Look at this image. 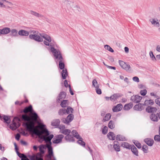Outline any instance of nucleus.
Wrapping results in <instances>:
<instances>
[{"label":"nucleus","mask_w":160,"mask_h":160,"mask_svg":"<svg viewBox=\"0 0 160 160\" xmlns=\"http://www.w3.org/2000/svg\"><path fill=\"white\" fill-rule=\"evenodd\" d=\"M60 121L59 119H57L53 120L51 122V125L52 126L57 127L59 125Z\"/></svg>","instance_id":"7c9ffc66"},{"label":"nucleus","mask_w":160,"mask_h":160,"mask_svg":"<svg viewBox=\"0 0 160 160\" xmlns=\"http://www.w3.org/2000/svg\"><path fill=\"white\" fill-rule=\"evenodd\" d=\"M148 147L146 145H143L142 147V150L145 153L148 152Z\"/></svg>","instance_id":"de8ad7c7"},{"label":"nucleus","mask_w":160,"mask_h":160,"mask_svg":"<svg viewBox=\"0 0 160 160\" xmlns=\"http://www.w3.org/2000/svg\"><path fill=\"white\" fill-rule=\"evenodd\" d=\"M99 86H96V87L95 88V90L96 92V93L99 95H100L102 94V91L101 89L99 88Z\"/></svg>","instance_id":"603ef678"},{"label":"nucleus","mask_w":160,"mask_h":160,"mask_svg":"<svg viewBox=\"0 0 160 160\" xmlns=\"http://www.w3.org/2000/svg\"><path fill=\"white\" fill-rule=\"evenodd\" d=\"M107 136L109 138V139L112 140H114L116 138L115 135L113 132H109Z\"/></svg>","instance_id":"a878e982"},{"label":"nucleus","mask_w":160,"mask_h":160,"mask_svg":"<svg viewBox=\"0 0 160 160\" xmlns=\"http://www.w3.org/2000/svg\"><path fill=\"white\" fill-rule=\"evenodd\" d=\"M22 125L26 128L27 131L31 132L38 136L39 138L43 141L46 142L51 140L54 137L53 135L50 134L47 129H45L42 131H39V130L35 129L34 122H32L23 123Z\"/></svg>","instance_id":"f257e3e1"},{"label":"nucleus","mask_w":160,"mask_h":160,"mask_svg":"<svg viewBox=\"0 0 160 160\" xmlns=\"http://www.w3.org/2000/svg\"><path fill=\"white\" fill-rule=\"evenodd\" d=\"M73 109L70 106H68L67 109L63 108L60 109L58 111V114L60 116H63L64 114H68L70 113H72Z\"/></svg>","instance_id":"39448f33"},{"label":"nucleus","mask_w":160,"mask_h":160,"mask_svg":"<svg viewBox=\"0 0 160 160\" xmlns=\"http://www.w3.org/2000/svg\"><path fill=\"white\" fill-rule=\"evenodd\" d=\"M111 117V114L110 113H107L104 117L102 121L104 122L109 120Z\"/></svg>","instance_id":"4c0bfd02"},{"label":"nucleus","mask_w":160,"mask_h":160,"mask_svg":"<svg viewBox=\"0 0 160 160\" xmlns=\"http://www.w3.org/2000/svg\"><path fill=\"white\" fill-rule=\"evenodd\" d=\"M62 77L63 79H66L68 75V72L66 69H63L61 73Z\"/></svg>","instance_id":"72a5a7b5"},{"label":"nucleus","mask_w":160,"mask_h":160,"mask_svg":"<svg viewBox=\"0 0 160 160\" xmlns=\"http://www.w3.org/2000/svg\"><path fill=\"white\" fill-rule=\"evenodd\" d=\"M75 136L77 139H79L77 141V143L83 147H85V142L82 141V138L80 136V135H76Z\"/></svg>","instance_id":"dca6fc26"},{"label":"nucleus","mask_w":160,"mask_h":160,"mask_svg":"<svg viewBox=\"0 0 160 160\" xmlns=\"http://www.w3.org/2000/svg\"><path fill=\"white\" fill-rule=\"evenodd\" d=\"M147 93V91L146 89L141 90L140 91V94L142 96H145Z\"/></svg>","instance_id":"4d7b16f0"},{"label":"nucleus","mask_w":160,"mask_h":160,"mask_svg":"<svg viewBox=\"0 0 160 160\" xmlns=\"http://www.w3.org/2000/svg\"><path fill=\"white\" fill-rule=\"evenodd\" d=\"M132 145L129 144L128 143L125 142H121L120 144L121 147L128 149H130V148Z\"/></svg>","instance_id":"bb28decb"},{"label":"nucleus","mask_w":160,"mask_h":160,"mask_svg":"<svg viewBox=\"0 0 160 160\" xmlns=\"http://www.w3.org/2000/svg\"><path fill=\"white\" fill-rule=\"evenodd\" d=\"M62 77L63 79H66L68 75V72L66 69H63L61 73Z\"/></svg>","instance_id":"473e14b6"},{"label":"nucleus","mask_w":160,"mask_h":160,"mask_svg":"<svg viewBox=\"0 0 160 160\" xmlns=\"http://www.w3.org/2000/svg\"><path fill=\"white\" fill-rule=\"evenodd\" d=\"M92 83V86H93L95 88L96 87V86H99L97 81L95 79H94V80H93Z\"/></svg>","instance_id":"5fc2aeb1"},{"label":"nucleus","mask_w":160,"mask_h":160,"mask_svg":"<svg viewBox=\"0 0 160 160\" xmlns=\"http://www.w3.org/2000/svg\"><path fill=\"white\" fill-rule=\"evenodd\" d=\"M116 139L117 140L119 141H126L127 140L124 136L120 134H118L116 136Z\"/></svg>","instance_id":"c756f323"},{"label":"nucleus","mask_w":160,"mask_h":160,"mask_svg":"<svg viewBox=\"0 0 160 160\" xmlns=\"http://www.w3.org/2000/svg\"><path fill=\"white\" fill-rule=\"evenodd\" d=\"M149 55L152 60L154 62H156L157 61L156 57H155V56L153 54V52L152 51H150V52Z\"/></svg>","instance_id":"c03bdc74"},{"label":"nucleus","mask_w":160,"mask_h":160,"mask_svg":"<svg viewBox=\"0 0 160 160\" xmlns=\"http://www.w3.org/2000/svg\"><path fill=\"white\" fill-rule=\"evenodd\" d=\"M68 100H62L60 104L61 106L63 108L66 107L68 105Z\"/></svg>","instance_id":"ea45409f"},{"label":"nucleus","mask_w":160,"mask_h":160,"mask_svg":"<svg viewBox=\"0 0 160 160\" xmlns=\"http://www.w3.org/2000/svg\"><path fill=\"white\" fill-rule=\"evenodd\" d=\"M64 139L67 142H74L75 141V139L74 138V137L73 136L71 135H67L64 137Z\"/></svg>","instance_id":"412c9836"},{"label":"nucleus","mask_w":160,"mask_h":160,"mask_svg":"<svg viewBox=\"0 0 160 160\" xmlns=\"http://www.w3.org/2000/svg\"><path fill=\"white\" fill-rule=\"evenodd\" d=\"M30 13L32 15L37 17L39 18L42 17V15L39 14V13L32 10L30 11Z\"/></svg>","instance_id":"79ce46f5"},{"label":"nucleus","mask_w":160,"mask_h":160,"mask_svg":"<svg viewBox=\"0 0 160 160\" xmlns=\"http://www.w3.org/2000/svg\"><path fill=\"white\" fill-rule=\"evenodd\" d=\"M155 102L158 105L160 106V98L156 99Z\"/></svg>","instance_id":"e2e57ef3"},{"label":"nucleus","mask_w":160,"mask_h":160,"mask_svg":"<svg viewBox=\"0 0 160 160\" xmlns=\"http://www.w3.org/2000/svg\"><path fill=\"white\" fill-rule=\"evenodd\" d=\"M150 21L152 24L156 25L157 27L159 26V23L158 22L156 21L155 19H152L150 20Z\"/></svg>","instance_id":"a18cd8bd"},{"label":"nucleus","mask_w":160,"mask_h":160,"mask_svg":"<svg viewBox=\"0 0 160 160\" xmlns=\"http://www.w3.org/2000/svg\"><path fill=\"white\" fill-rule=\"evenodd\" d=\"M132 142L134 145L138 148H141L142 147L141 144L138 141L136 140H133Z\"/></svg>","instance_id":"a19ab883"},{"label":"nucleus","mask_w":160,"mask_h":160,"mask_svg":"<svg viewBox=\"0 0 160 160\" xmlns=\"http://www.w3.org/2000/svg\"><path fill=\"white\" fill-rule=\"evenodd\" d=\"M4 1L6 2H8V1L5 0H0V7L5 8V6L2 3V2Z\"/></svg>","instance_id":"680f3d73"},{"label":"nucleus","mask_w":160,"mask_h":160,"mask_svg":"<svg viewBox=\"0 0 160 160\" xmlns=\"http://www.w3.org/2000/svg\"><path fill=\"white\" fill-rule=\"evenodd\" d=\"M71 113H69L66 118H62L61 119L62 121L64 123L68 124L74 119V115Z\"/></svg>","instance_id":"423d86ee"},{"label":"nucleus","mask_w":160,"mask_h":160,"mask_svg":"<svg viewBox=\"0 0 160 160\" xmlns=\"http://www.w3.org/2000/svg\"><path fill=\"white\" fill-rule=\"evenodd\" d=\"M29 38L38 42H41L43 40V38L37 34H30L29 35Z\"/></svg>","instance_id":"1a4fd4ad"},{"label":"nucleus","mask_w":160,"mask_h":160,"mask_svg":"<svg viewBox=\"0 0 160 160\" xmlns=\"http://www.w3.org/2000/svg\"><path fill=\"white\" fill-rule=\"evenodd\" d=\"M20 121V119L17 117H15L13 119L12 124L9 126V128L12 130H15L20 126L19 122Z\"/></svg>","instance_id":"20e7f679"},{"label":"nucleus","mask_w":160,"mask_h":160,"mask_svg":"<svg viewBox=\"0 0 160 160\" xmlns=\"http://www.w3.org/2000/svg\"><path fill=\"white\" fill-rule=\"evenodd\" d=\"M154 140L158 142H160V135H155L154 137Z\"/></svg>","instance_id":"864d4df0"},{"label":"nucleus","mask_w":160,"mask_h":160,"mask_svg":"<svg viewBox=\"0 0 160 160\" xmlns=\"http://www.w3.org/2000/svg\"><path fill=\"white\" fill-rule=\"evenodd\" d=\"M10 35L12 37H17L18 36V31L16 29H12L11 30Z\"/></svg>","instance_id":"2f4dec72"},{"label":"nucleus","mask_w":160,"mask_h":160,"mask_svg":"<svg viewBox=\"0 0 160 160\" xmlns=\"http://www.w3.org/2000/svg\"><path fill=\"white\" fill-rule=\"evenodd\" d=\"M123 96V95L120 93H116L113 94L111 96L112 101H115L117 100V99L118 98L121 97Z\"/></svg>","instance_id":"aec40b11"},{"label":"nucleus","mask_w":160,"mask_h":160,"mask_svg":"<svg viewBox=\"0 0 160 160\" xmlns=\"http://www.w3.org/2000/svg\"><path fill=\"white\" fill-rule=\"evenodd\" d=\"M151 120L154 122H158V118L160 119V112L157 113L156 114L152 113L150 116Z\"/></svg>","instance_id":"9d476101"},{"label":"nucleus","mask_w":160,"mask_h":160,"mask_svg":"<svg viewBox=\"0 0 160 160\" xmlns=\"http://www.w3.org/2000/svg\"><path fill=\"white\" fill-rule=\"evenodd\" d=\"M146 110L147 112L149 113L152 112V107L148 106L146 108Z\"/></svg>","instance_id":"09e8293b"},{"label":"nucleus","mask_w":160,"mask_h":160,"mask_svg":"<svg viewBox=\"0 0 160 160\" xmlns=\"http://www.w3.org/2000/svg\"><path fill=\"white\" fill-rule=\"evenodd\" d=\"M66 93L65 92H61L59 93V96L57 98V102H59L60 101L65 98Z\"/></svg>","instance_id":"a211bd4d"},{"label":"nucleus","mask_w":160,"mask_h":160,"mask_svg":"<svg viewBox=\"0 0 160 160\" xmlns=\"http://www.w3.org/2000/svg\"><path fill=\"white\" fill-rule=\"evenodd\" d=\"M104 48L105 49L108 50L111 52H114L113 50L108 45H106L104 46Z\"/></svg>","instance_id":"49530a36"},{"label":"nucleus","mask_w":160,"mask_h":160,"mask_svg":"<svg viewBox=\"0 0 160 160\" xmlns=\"http://www.w3.org/2000/svg\"><path fill=\"white\" fill-rule=\"evenodd\" d=\"M71 133L73 135V137H75V136L79 135L76 130H73L72 131Z\"/></svg>","instance_id":"bf43d9fd"},{"label":"nucleus","mask_w":160,"mask_h":160,"mask_svg":"<svg viewBox=\"0 0 160 160\" xmlns=\"http://www.w3.org/2000/svg\"><path fill=\"white\" fill-rule=\"evenodd\" d=\"M51 51L53 53L55 58L59 60V66L60 69L62 70L64 69L65 64L62 62L63 58L61 52L59 50H57L53 47H51Z\"/></svg>","instance_id":"f03ea898"},{"label":"nucleus","mask_w":160,"mask_h":160,"mask_svg":"<svg viewBox=\"0 0 160 160\" xmlns=\"http://www.w3.org/2000/svg\"><path fill=\"white\" fill-rule=\"evenodd\" d=\"M18 150H17L16 151V153L18 155V156L20 158H23V157L25 155V154L23 153H21L20 152H19L18 151Z\"/></svg>","instance_id":"13d9d810"},{"label":"nucleus","mask_w":160,"mask_h":160,"mask_svg":"<svg viewBox=\"0 0 160 160\" xmlns=\"http://www.w3.org/2000/svg\"><path fill=\"white\" fill-rule=\"evenodd\" d=\"M38 118L39 117L38 114L35 112H33L32 115L30 118L26 114H23L22 115V119L24 121H28V122H27V123H29L30 122H31V121H30L31 120L36 121ZM31 122H33L32 121H31Z\"/></svg>","instance_id":"7ed1b4c3"},{"label":"nucleus","mask_w":160,"mask_h":160,"mask_svg":"<svg viewBox=\"0 0 160 160\" xmlns=\"http://www.w3.org/2000/svg\"><path fill=\"white\" fill-rule=\"evenodd\" d=\"M132 80L134 81L138 82H139V80L138 78L137 77L135 76L132 78Z\"/></svg>","instance_id":"0e129e2a"},{"label":"nucleus","mask_w":160,"mask_h":160,"mask_svg":"<svg viewBox=\"0 0 160 160\" xmlns=\"http://www.w3.org/2000/svg\"><path fill=\"white\" fill-rule=\"evenodd\" d=\"M48 149V154L46 155V157L49 160L52 159V157H54L52 147H47Z\"/></svg>","instance_id":"f8f14e48"},{"label":"nucleus","mask_w":160,"mask_h":160,"mask_svg":"<svg viewBox=\"0 0 160 160\" xmlns=\"http://www.w3.org/2000/svg\"><path fill=\"white\" fill-rule=\"evenodd\" d=\"M119 63L120 65L122 68L125 70L127 72H130L131 67L129 64L126 63L125 62L121 60H119Z\"/></svg>","instance_id":"6e6552de"},{"label":"nucleus","mask_w":160,"mask_h":160,"mask_svg":"<svg viewBox=\"0 0 160 160\" xmlns=\"http://www.w3.org/2000/svg\"><path fill=\"white\" fill-rule=\"evenodd\" d=\"M108 127L111 129H113L115 127L114 122L112 120L110 121L108 124Z\"/></svg>","instance_id":"e433bc0d"},{"label":"nucleus","mask_w":160,"mask_h":160,"mask_svg":"<svg viewBox=\"0 0 160 160\" xmlns=\"http://www.w3.org/2000/svg\"><path fill=\"white\" fill-rule=\"evenodd\" d=\"M18 34L20 36H27L29 35V32L27 31L22 29L19 31Z\"/></svg>","instance_id":"b1692460"},{"label":"nucleus","mask_w":160,"mask_h":160,"mask_svg":"<svg viewBox=\"0 0 160 160\" xmlns=\"http://www.w3.org/2000/svg\"><path fill=\"white\" fill-rule=\"evenodd\" d=\"M60 133L67 136V135H69L71 131L70 129H65L62 131H60Z\"/></svg>","instance_id":"58836bf2"},{"label":"nucleus","mask_w":160,"mask_h":160,"mask_svg":"<svg viewBox=\"0 0 160 160\" xmlns=\"http://www.w3.org/2000/svg\"><path fill=\"white\" fill-rule=\"evenodd\" d=\"M21 160H29L26 155H24L23 158H21Z\"/></svg>","instance_id":"774afa93"},{"label":"nucleus","mask_w":160,"mask_h":160,"mask_svg":"<svg viewBox=\"0 0 160 160\" xmlns=\"http://www.w3.org/2000/svg\"><path fill=\"white\" fill-rule=\"evenodd\" d=\"M123 106L122 105L119 103L117 104L116 106H114L112 109L113 112H116L120 111L122 109Z\"/></svg>","instance_id":"f3484780"},{"label":"nucleus","mask_w":160,"mask_h":160,"mask_svg":"<svg viewBox=\"0 0 160 160\" xmlns=\"http://www.w3.org/2000/svg\"><path fill=\"white\" fill-rule=\"evenodd\" d=\"M68 87L69 88V92L72 95H74V93L72 90L71 87L70 85L69 84L68 85Z\"/></svg>","instance_id":"69168bd1"},{"label":"nucleus","mask_w":160,"mask_h":160,"mask_svg":"<svg viewBox=\"0 0 160 160\" xmlns=\"http://www.w3.org/2000/svg\"><path fill=\"white\" fill-rule=\"evenodd\" d=\"M51 140L50 141H48L47 142H45L47 143V144L45 145L47 147H52V142L51 141Z\"/></svg>","instance_id":"6e6d98bb"},{"label":"nucleus","mask_w":160,"mask_h":160,"mask_svg":"<svg viewBox=\"0 0 160 160\" xmlns=\"http://www.w3.org/2000/svg\"><path fill=\"white\" fill-rule=\"evenodd\" d=\"M42 153L41 152H39L37 153L36 155H35L34 154H33L32 155H28V157L30 159L31 158V156H32L33 157V159L36 158V157H37L38 158H43L42 155Z\"/></svg>","instance_id":"c9c22d12"},{"label":"nucleus","mask_w":160,"mask_h":160,"mask_svg":"<svg viewBox=\"0 0 160 160\" xmlns=\"http://www.w3.org/2000/svg\"><path fill=\"white\" fill-rule=\"evenodd\" d=\"M2 34H6L9 33L11 32V29L8 27H5L2 29H0Z\"/></svg>","instance_id":"4be33fe9"},{"label":"nucleus","mask_w":160,"mask_h":160,"mask_svg":"<svg viewBox=\"0 0 160 160\" xmlns=\"http://www.w3.org/2000/svg\"><path fill=\"white\" fill-rule=\"evenodd\" d=\"M38 148L39 152L42 153V154H44L45 152L44 149L47 148V147L45 145L42 144L38 146Z\"/></svg>","instance_id":"393cba45"},{"label":"nucleus","mask_w":160,"mask_h":160,"mask_svg":"<svg viewBox=\"0 0 160 160\" xmlns=\"http://www.w3.org/2000/svg\"><path fill=\"white\" fill-rule=\"evenodd\" d=\"M64 138V135L60 134L55 136L52 140V142L54 144H58L62 142V139Z\"/></svg>","instance_id":"0eeeda50"},{"label":"nucleus","mask_w":160,"mask_h":160,"mask_svg":"<svg viewBox=\"0 0 160 160\" xmlns=\"http://www.w3.org/2000/svg\"><path fill=\"white\" fill-rule=\"evenodd\" d=\"M31 158H30V160H44L43 158H38L37 157H36V158L33 159V157L32 156H31Z\"/></svg>","instance_id":"052dcab7"},{"label":"nucleus","mask_w":160,"mask_h":160,"mask_svg":"<svg viewBox=\"0 0 160 160\" xmlns=\"http://www.w3.org/2000/svg\"><path fill=\"white\" fill-rule=\"evenodd\" d=\"M142 99V97L136 95L132 96L131 98V100L134 103H138Z\"/></svg>","instance_id":"9b49d317"},{"label":"nucleus","mask_w":160,"mask_h":160,"mask_svg":"<svg viewBox=\"0 0 160 160\" xmlns=\"http://www.w3.org/2000/svg\"><path fill=\"white\" fill-rule=\"evenodd\" d=\"M133 104L132 102H130L126 104L123 107V109L125 110H128L132 108Z\"/></svg>","instance_id":"c85d7f7f"},{"label":"nucleus","mask_w":160,"mask_h":160,"mask_svg":"<svg viewBox=\"0 0 160 160\" xmlns=\"http://www.w3.org/2000/svg\"><path fill=\"white\" fill-rule=\"evenodd\" d=\"M108 127L106 126H104L102 130V133L104 134H106L108 132Z\"/></svg>","instance_id":"8fccbe9b"},{"label":"nucleus","mask_w":160,"mask_h":160,"mask_svg":"<svg viewBox=\"0 0 160 160\" xmlns=\"http://www.w3.org/2000/svg\"><path fill=\"white\" fill-rule=\"evenodd\" d=\"M20 136H21L20 134L18 133L15 136V138L18 141L20 139Z\"/></svg>","instance_id":"338daca9"},{"label":"nucleus","mask_w":160,"mask_h":160,"mask_svg":"<svg viewBox=\"0 0 160 160\" xmlns=\"http://www.w3.org/2000/svg\"><path fill=\"white\" fill-rule=\"evenodd\" d=\"M114 145H113V148L114 150L117 152H119L120 151V146L118 142L117 141H114Z\"/></svg>","instance_id":"cd10ccee"},{"label":"nucleus","mask_w":160,"mask_h":160,"mask_svg":"<svg viewBox=\"0 0 160 160\" xmlns=\"http://www.w3.org/2000/svg\"><path fill=\"white\" fill-rule=\"evenodd\" d=\"M1 118H0V119L2 121L3 120L4 122L7 124H9L10 123L11 120L9 116L3 115L2 116L1 115Z\"/></svg>","instance_id":"4468645a"},{"label":"nucleus","mask_w":160,"mask_h":160,"mask_svg":"<svg viewBox=\"0 0 160 160\" xmlns=\"http://www.w3.org/2000/svg\"><path fill=\"white\" fill-rule=\"evenodd\" d=\"M40 130H39V131H42L45 129H47L46 127V125L43 123L42 124L39 126Z\"/></svg>","instance_id":"3c124183"},{"label":"nucleus","mask_w":160,"mask_h":160,"mask_svg":"<svg viewBox=\"0 0 160 160\" xmlns=\"http://www.w3.org/2000/svg\"><path fill=\"white\" fill-rule=\"evenodd\" d=\"M131 151L132 153L136 156H138V152L137 149L133 145H132L130 148Z\"/></svg>","instance_id":"5701e85b"},{"label":"nucleus","mask_w":160,"mask_h":160,"mask_svg":"<svg viewBox=\"0 0 160 160\" xmlns=\"http://www.w3.org/2000/svg\"><path fill=\"white\" fill-rule=\"evenodd\" d=\"M154 103V102L153 100L150 99L149 100H145L144 101V103L143 104L144 106H148L149 105H152Z\"/></svg>","instance_id":"f704fd0d"},{"label":"nucleus","mask_w":160,"mask_h":160,"mask_svg":"<svg viewBox=\"0 0 160 160\" xmlns=\"http://www.w3.org/2000/svg\"><path fill=\"white\" fill-rule=\"evenodd\" d=\"M32 111L34 112L33 110L32 105H30L28 107H25L23 110H21L20 111V112L21 113H27L28 112H32Z\"/></svg>","instance_id":"ddd939ff"},{"label":"nucleus","mask_w":160,"mask_h":160,"mask_svg":"<svg viewBox=\"0 0 160 160\" xmlns=\"http://www.w3.org/2000/svg\"><path fill=\"white\" fill-rule=\"evenodd\" d=\"M144 106L143 103H139L134 106L133 109L136 111H141L144 109Z\"/></svg>","instance_id":"2eb2a0df"},{"label":"nucleus","mask_w":160,"mask_h":160,"mask_svg":"<svg viewBox=\"0 0 160 160\" xmlns=\"http://www.w3.org/2000/svg\"><path fill=\"white\" fill-rule=\"evenodd\" d=\"M42 37L49 42H51L52 40L50 37L49 35L45 34L43 35Z\"/></svg>","instance_id":"37998d69"},{"label":"nucleus","mask_w":160,"mask_h":160,"mask_svg":"<svg viewBox=\"0 0 160 160\" xmlns=\"http://www.w3.org/2000/svg\"><path fill=\"white\" fill-rule=\"evenodd\" d=\"M144 142L149 146H152L154 143V140L150 138H146L144 139Z\"/></svg>","instance_id":"6ab92c4d"}]
</instances>
